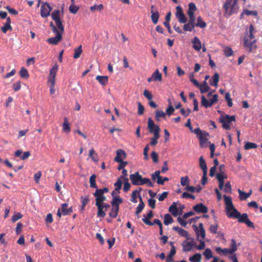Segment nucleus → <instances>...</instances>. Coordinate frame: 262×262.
I'll use <instances>...</instances> for the list:
<instances>
[{
    "label": "nucleus",
    "mask_w": 262,
    "mask_h": 262,
    "mask_svg": "<svg viewBox=\"0 0 262 262\" xmlns=\"http://www.w3.org/2000/svg\"><path fill=\"white\" fill-rule=\"evenodd\" d=\"M237 3H234V1L231 2L226 1L224 5V8L225 9L224 15L226 17H229L234 13L237 12Z\"/></svg>",
    "instance_id": "f257e3e1"
},
{
    "label": "nucleus",
    "mask_w": 262,
    "mask_h": 262,
    "mask_svg": "<svg viewBox=\"0 0 262 262\" xmlns=\"http://www.w3.org/2000/svg\"><path fill=\"white\" fill-rule=\"evenodd\" d=\"M226 213L227 216L229 218H233V216H230L229 215L233 213V209L235 208L232 203V198L229 196L224 195Z\"/></svg>",
    "instance_id": "f03ea898"
},
{
    "label": "nucleus",
    "mask_w": 262,
    "mask_h": 262,
    "mask_svg": "<svg viewBox=\"0 0 262 262\" xmlns=\"http://www.w3.org/2000/svg\"><path fill=\"white\" fill-rule=\"evenodd\" d=\"M196 242L194 238L191 237H187V238L182 243L183 251L184 252L190 251L194 247H195Z\"/></svg>",
    "instance_id": "7ed1b4c3"
},
{
    "label": "nucleus",
    "mask_w": 262,
    "mask_h": 262,
    "mask_svg": "<svg viewBox=\"0 0 262 262\" xmlns=\"http://www.w3.org/2000/svg\"><path fill=\"white\" fill-rule=\"evenodd\" d=\"M218 95L214 94L212 96V98L208 101L205 96L202 95L201 96V105L205 108L210 107L213 104L218 101Z\"/></svg>",
    "instance_id": "20e7f679"
},
{
    "label": "nucleus",
    "mask_w": 262,
    "mask_h": 262,
    "mask_svg": "<svg viewBox=\"0 0 262 262\" xmlns=\"http://www.w3.org/2000/svg\"><path fill=\"white\" fill-rule=\"evenodd\" d=\"M233 213L229 215L230 216H233L234 219H237L239 223H244L248 219L247 213H244L241 214L236 208L233 209Z\"/></svg>",
    "instance_id": "39448f33"
},
{
    "label": "nucleus",
    "mask_w": 262,
    "mask_h": 262,
    "mask_svg": "<svg viewBox=\"0 0 262 262\" xmlns=\"http://www.w3.org/2000/svg\"><path fill=\"white\" fill-rule=\"evenodd\" d=\"M176 16L180 23L185 24L187 21V18L185 16L180 6H178L176 7Z\"/></svg>",
    "instance_id": "423d86ee"
},
{
    "label": "nucleus",
    "mask_w": 262,
    "mask_h": 262,
    "mask_svg": "<svg viewBox=\"0 0 262 262\" xmlns=\"http://www.w3.org/2000/svg\"><path fill=\"white\" fill-rule=\"evenodd\" d=\"M52 8L48 3H43L40 8V15L42 17H47L50 14Z\"/></svg>",
    "instance_id": "0eeeda50"
},
{
    "label": "nucleus",
    "mask_w": 262,
    "mask_h": 262,
    "mask_svg": "<svg viewBox=\"0 0 262 262\" xmlns=\"http://www.w3.org/2000/svg\"><path fill=\"white\" fill-rule=\"evenodd\" d=\"M147 126L149 133H153L154 134L158 130V134H159V126L157 125H155L154 122L150 117L148 118Z\"/></svg>",
    "instance_id": "6e6552de"
},
{
    "label": "nucleus",
    "mask_w": 262,
    "mask_h": 262,
    "mask_svg": "<svg viewBox=\"0 0 262 262\" xmlns=\"http://www.w3.org/2000/svg\"><path fill=\"white\" fill-rule=\"evenodd\" d=\"M58 69V65L57 63H55L50 71L48 82L53 83L54 82H55V77Z\"/></svg>",
    "instance_id": "1a4fd4ad"
},
{
    "label": "nucleus",
    "mask_w": 262,
    "mask_h": 262,
    "mask_svg": "<svg viewBox=\"0 0 262 262\" xmlns=\"http://www.w3.org/2000/svg\"><path fill=\"white\" fill-rule=\"evenodd\" d=\"M142 177V176L139 174V172H136L135 173L129 175L130 180L134 185H140Z\"/></svg>",
    "instance_id": "9d476101"
},
{
    "label": "nucleus",
    "mask_w": 262,
    "mask_h": 262,
    "mask_svg": "<svg viewBox=\"0 0 262 262\" xmlns=\"http://www.w3.org/2000/svg\"><path fill=\"white\" fill-rule=\"evenodd\" d=\"M193 227L194 228V231L197 235L198 238H199V236H200L202 239H204L206 235L205 230L204 228L203 223H200L199 227H197L195 225H193Z\"/></svg>",
    "instance_id": "9b49d317"
},
{
    "label": "nucleus",
    "mask_w": 262,
    "mask_h": 262,
    "mask_svg": "<svg viewBox=\"0 0 262 262\" xmlns=\"http://www.w3.org/2000/svg\"><path fill=\"white\" fill-rule=\"evenodd\" d=\"M150 13L152 21L154 24H157L159 18V13L157 9L154 5L151 6Z\"/></svg>",
    "instance_id": "f8f14e48"
},
{
    "label": "nucleus",
    "mask_w": 262,
    "mask_h": 262,
    "mask_svg": "<svg viewBox=\"0 0 262 262\" xmlns=\"http://www.w3.org/2000/svg\"><path fill=\"white\" fill-rule=\"evenodd\" d=\"M56 36L47 39V42L51 45H56L62 39V34L58 32L55 33Z\"/></svg>",
    "instance_id": "ddd939ff"
},
{
    "label": "nucleus",
    "mask_w": 262,
    "mask_h": 262,
    "mask_svg": "<svg viewBox=\"0 0 262 262\" xmlns=\"http://www.w3.org/2000/svg\"><path fill=\"white\" fill-rule=\"evenodd\" d=\"M193 209L197 213H206L208 212V208L203 204L200 203L193 207Z\"/></svg>",
    "instance_id": "4468645a"
},
{
    "label": "nucleus",
    "mask_w": 262,
    "mask_h": 262,
    "mask_svg": "<svg viewBox=\"0 0 262 262\" xmlns=\"http://www.w3.org/2000/svg\"><path fill=\"white\" fill-rule=\"evenodd\" d=\"M208 136L209 134L205 131H204V133H203L202 135H201L200 136H199V138L200 140V144L201 147L206 146V144L208 141L207 137Z\"/></svg>",
    "instance_id": "2eb2a0df"
},
{
    "label": "nucleus",
    "mask_w": 262,
    "mask_h": 262,
    "mask_svg": "<svg viewBox=\"0 0 262 262\" xmlns=\"http://www.w3.org/2000/svg\"><path fill=\"white\" fill-rule=\"evenodd\" d=\"M126 158V154L122 149H118L117 151V155L114 159V161L117 162H120L123 161V159Z\"/></svg>",
    "instance_id": "dca6fc26"
},
{
    "label": "nucleus",
    "mask_w": 262,
    "mask_h": 262,
    "mask_svg": "<svg viewBox=\"0 0 262 262\" xmlns=\"http://www.w3.org/2000/svg\"><path fill=\"white\" fill-rule=\"evenodd\" d=\"M153 212L151 210H150L145 216L144 215V218L142 219L143 222L147 225L153 226L154 223L150 221V219L153 217Z\"/></svg>",
    "instance_id": "f3484780"
},
{
    "label": "nucleus",
    "mask_w": 262,
    "mask_h": 262,
    "mask_svg": "<svg viewBox=\"0 0 262 262\" xmlns=\"http://www.w3.org/2000/svg\"><path fill=\"white\" fill-rule=\"evenodd\" d=\"M255 43V40H251L249 39V37H245L244 39V45L249 48V51H251L256 47L254 45Z\"/></svg>",
    "instance_id": "a211bd4d"
},
{
    "label": "nucleus",
    "mask_w": 262,
    "mask_h": 262,
    "mask_svg": "<svg viewBox=\"0 0 262 262\" xmlns=\"http://www.w3.org/2000/svg\"><path fill=\"white\" fill-rule=\"evenodd\" d=\"M219 74L217 73H215L209 81L210 85L217 87L218 85V82L219 81Z\"/></svg>",
    "instance_id": "6ab92c4d"
},
{
    "label": "nucleus",
    "mask_w": 262,
    "mask_h": 262,
    "mask_svg": "<svg viewBox=\"0 0 262 262\" xmlns=\"http://www.w3.org/2000/svg\"><path fill=\"white\" fill-rule=\"evenodd\" d=\"M235 121V117L234 116H229L228 115H225V116H221L220 122H226L230 124L232 121Z\"/></svg>",
    "instance_id": "aec40b11"
},
{
    "label": "nucleus",
    "mask_w": 262,
    "mask_h": 262,
    "mask_svg": "<svg viewBox=\"0 0 262 262\" xmlns=\"http://www.w3.org/2000/svg\"><path fill=\"white\" fill-rule=\"evenodd\" d=\"M172 229L178 232L179 235L181 236L185 237H188V233L187 231L180 228L178 226H173L172 227Z\"/></svg>",
    "instance_id": "412c9836"
},
{
    "label": "nucleus",
    "mask_w": 262,
    "mask_h": 262,
    "mask_svg": "<svg viewBox=\"0 0 262 262\" xmlns=\"http://www.w3.org/2000/svg\"><path fill=\"white\" fill-rule=\"evenodd\" d=\"M68 206V204H67V203H63V204H62L61 205V211H62L63 215H69V214H71L73 211L72 207H70L68 209L67 208Z\"/></svg>",
    "instance_id": "4be33fe9"
},
{
    "label": "nucleus",
    "mask_w": 262,
    "mask_h": 262,
    "mask_svg": "<svg viewBox=\"0 0 262 262\" xmlns=\"http://www.w3.org/2000/svg\"><path fill=\"white\" fill-rule=\"evenodd\" d=\"M168 211L174 217H176L178 215V209L176 202L172 203L171 205L169 207Z\"/></svg>",
    "instance_id": "5701e85b"
},
{
    "label": "nucleus",
    "mask_w": 262,
    "mask_h": 262,
    "mask_svg": "<svg viewBox=\"0 0 262 262\" xmlns=\"http://www.w3.org/2000/svg\"><path fill=\"white\" fill-rule=\"evenodd\" d=\"M193 43V48L195 50L199 51L201 49V42L198 37H195L192 41Z\"/></svg>",
    "instance_id": "b1692460"
},
{
    "label": "nucleus",
    "mask_w": 262,
    "mask_h": 262,
    "mask_svg": "<svg viewBox=\"0 0 262 262\" xmlns=\"http://www.w3.org/2000/svg\"><path fill=\"white\" fill-rule=\"evenodd\" d=\"M96 79L102 85H105L108 83V78L106 76L98 75Z\"/></svg>",
    "instance_id": "393cba45"
},
{
    "label": "nucleus",
    "mask_w": 262,
    "mask_h": 262,
    "mask_svg": "<svg viewBox=\"0 0 262 262\" xmlns=\"http://www.w3.org/2000/svg\"><path fill=\"white\" fill-rule=\"evenodd\" d=\"M98 209L97 215L98 217H104L106 215L104 209L102 207L101 204H95Z\"/></svg>",
    "instance_id": "a878e982"
},
{
    "label": "nucleus",
    "mask_w": 262,
    "mask_h": 262,
    "mask_svg": "<svg viewBox=\"0 0 262 262\" xmlns=\"http://www.w3.org/2000/svg\"><path fill=\"white\" fill-rule=\"evenodd\" d=\"M196 7L194 3H190L188 5L187 11L188 15H194V12L196 10Z\"/></svg>",
    "instance_id": "bb28decb"
},
{
    "label": "nucleus",
    "mask_w": 262,
    "mask_h": 262,
    "mask_svg": "<svg viewBox=\"0 0 262 262\" xmlns=\"http://www.w3.org/2000/svg\"><path fill=\"white\" fill-rule=\"evenodd\" d=\"M202 260V255L200 253H195L189 257V260L190 262H201Z\"/></svg>",
    "instance_id": "cd10ccee"
},
{
    "label": "nucleus",
    "mask_w": 262,
    "mask_h": 262,
    "mask_svg": "<svg viewBox=\"0 0 262 262\" xmlns=\"http://www.w3.org/2000/svg\"><path fill=\"white\" fill-rule=\"evenodd\" d=\"M176 253L175 247L172 246L171 248L170 251L166 259V262H172L173 261V256L175 255Z\"/></svg>",
    "instance_id": "c85d7f7f"
},
{
    "label": "nucleus",
    "mask_w": 262,
    "mask_h": 262,
    "mask_svg": "<svg viewBox=\"0 0 262 262\" xmlns=\"http://www.w3.org/2000/svg\"><path fill=\"white\" fill-rule=\"evenodd\" d=\"M166 114L162 110H157L155 113V119L157 121H160V118H165Z\"/></svg>",
    "instance_id": "c756f323"
},
{
    "label": "nucleus",
    "mask_w": 262,
    "mask_h": 262,
    "mask_svg": "<svg viewBox=\"0 0 262 262\" xmlns=\"http://www.w3.org/2000/svg\"><path fill=\"white\" fill-rule=\"evenodd\" d=\"M200 166L202 169L203 172H207V167L205 160L203 157L201 156L199 159Z\"/></svg>",
    "instance_id": "7c9ffc66"
},
{
    "label": "nucleus",
    "mask_w": 262,
    "mask_h": 262,
    "mask_svg": "<svg viewBox=\"0 0 262 262\" xmlns=\"http://www.w3.org/2000/svg\"><path fill=\"white\" fill-rule=\"evenodd\" d=\"M122 199L120 198L119 197H114L111 203L112 206L119 207V204L122 203Z\"/></svg>",
    "instance_id": "2f4dec72"
},
{
    "label": "nucleus",
    "mask_w": 262,
    "mask_h": 262,
    "mask_svg": "<svg viewBox=\"0 0 262 262\" xmlns=\"http://www.w3.org/2000/svg\"><path fill=\"white\" fill-rule=\"evenodd\" d=\"M54 21L56 24V27L58 30V33H61L62 34L64 32V29L61 20L59 19Z\"/></svg>",
    "instance_id": "473e14b6"
},
{
    "label": "nucleus",
    "mask_w": 262,
    "mask_h": 262,
    "mask_svg": "<svg viewBox=\"0 0 262 262\" xmlns=\"http://www.w3.org/2000/svg\"><path fill=\"white\" fill-rule=\"evenodd\" d=\"M173 222V220L169 213H166L164 216V224L165 225H168Z\"/></svg>",
    "instance_id": "72a5a7b5"
},
{
    "label": "nucleus",
    "mask_w": 262,
    "mask_h": 262,
    "mask_svg": "<svg viewBox=\"0 0 262 262\" xmlns=\"http://www.w3.org/2000/svg\"><path fill=\"white\" fill-rule=\"evenodd\" d=\"M112 208L111 209V212L109 213V215L111 217L116 218L118 215L119 207H114V206H112Z\"/></svg>",
    "instance_id": "f704fd0d"
},
{
    "label": "nucleus",
    "mask_w": 262,
    "mask_h": 262,
    "mask_svg": "<svg viewBox=\"0 0 262 262\" xmlns=\"http://www.w3.org/2000/svg\"><path fill=\"white\" fill-rule=\"evenodd\" d=\"M142 190V188H139V190H134L132 192V197H131V199H130V201L134 203H136L137 202V194L138 193H139Z\"/></svg>",
    "instance_id": "c9c22d12"
},
{
    "label": "nucleus",
    "mask_w": 262,
    "mask_h": 262,
    "mask_svg": "<svg viewBox=\"0 0 262 262\" xmlns=\"http://www.w3.org/2000/svg\"><path fill=\"white\" fill-rule=\"evenodd\" d=\"M160 137V134H158V130L154 134L153 138H151L150 144L155 146L158 143V140Z\"/></svg>",
    "instance_id": "e433bc0d"
},
{
    "label": "nucleus",
    "mask_w": 262,
    "mask_h": 262,
    "mask_svg": "<svg viewBox=\"0 0 262 262\" xmlns=\"http://www.w3.org/2000/svg\"><path fill=\"white\" fill-rule=\"evenodd\" d=\"M82 52V46L80 45L78 48L75 49L73 58L74 59H78V58H79Z\"/></svg>",
    "instance_id": "4c0bfd02"
},
{
    "label": "nucleus",
    "mask_w": 262,
    "mask_h": 262,
    "mask_svg": "<svg viewBox=\"0 0 262 262\" xmlns=\"http://www.w3.org/2000/svg\"><path fill=\"white\" fill-rule=\"evenodd\" d=\"M89 157L95 162H97L98 161V155L95 152L93 148L91 149L89 151Z\"/></svg>",
    "instance_id": "58836bf2"
},
{
    "label": "nucleus",
    "mask_w": 262,
    "mask_h": 262,
    "mask_svg": "<svg viewBox=\"0 0 262 262\" xmlns=\"http://www.w3.org/2000/svg\"><path fill=\"white\" fill-rule=\"evenodd\" d=\"M203 255L205 257L207 260H209L212 257L213 258L212 251L209 248H206L203 253Z\"/></svg>",
    "instance_id": "ea45409f"
},
{
    "label": "nucleus",
    "mask_w": 262,
    "mask_h": 262,
    "mask_svg": "<svg viewBox=\"0 0 262 262\" xmlns=\"http://www.w3.org/2000/svg\"><path fill=\"white\" fill-rule=\"evenodd\" d=\"M19 74L20 77L23 78L28 79L29 77V74L27 70L24 67L20 69Z\"/></svg>",
    "instance_id": "a19ab883"
},
{
    "label": "nucleus",
    "mask_w": 262,
    "mask_h": 262,
    "mask_svg": "<svg viewBox=\"0 0 262 262\" xmlns=\"http://www.w3.org/2000/svg\"><path fill=\"white\" fill-rule=\"evenodd\" d=\"M154 76V81H159L162 80V74L159 72L158 70H156L152 74Z\"/></svg>",
    "instance_id": "79ce46f5"
},
{
    "label": "nucleus",
    "mask_w": 262,
    "mask_h": 262,
    "mask_svg": "<svg viewBox=\"0 0 262 262\" xmlns=\"http://www.w3.org/2000/svg\"><path fill=\"white\" fill-rule=\"evenodd\" d=\"M63 130L66 133H69L70 132V124L68 122V119L65 118L64 119V122L63 123Z\"/></svg>",
    "instance_id": "37998d69"
},
{
    "label": "nucleus",
    "mask_w": 262,
    "mask_h": 262,
    "mask_svg": "<svg viewBox=\"0 0 262 262\" xmlns=\"http://www.w3.org/2000/svg\"><path fill=\"white\" fill-rule=\"evenodd\" d=\"M96 176L95 174H92L90 178V187L93 188H97L96 183Z\"/></svg>",
    "instance_id": "c03bdc74"
},
{
    "label": "nucleus",
    "mask_w": 262,
    "mask_h": 262,
    "mask_svg": "<svg viewBox=\"0 0 262 262\" xmlns=\"http://www.w3.org/2000/svg\"><path fill=\"white\" fill-rule=\"evenodd\" d=\"M215 251L217 253H220L221 252H222L224 255H226L227 254H232V253L231 252L230 249H222L221 247H216L215 248Z\"/></svg>",
    "instance_id": "a18cd8bd"
},
{
    "label": "nucleus",
    "mask_w": 262,
    "mask_h": 262,
    "mask_svg": "<svg viewBox=\"0 0 262 262\" xmlns=\"http://www.w3.org/2000/svg\"><path fill=\"white\" fill-rule=\"evenodd\" d=\"M206 26V23L204 21L201 16H199L197 18V23L196 27H199L201 28H204Z\"/></svg>",
    "instance_id": "49530a36"
},
{
    "label": "nucleus",
    "mask_w": 262,
    "mask_h": 262,
    "mask_svg": "<svg viewBox=\"0 0 262 262\" xmlns=\"http://www.w3.org/2000/svg\"><path fill=\"white\" fill-rule=\"evenodd\" d=\"M244 147L246 150H249L252 148H256L257 145L254 143L247 142L245 144Z\"/></svg>",
    "instance_id": "de8ad7c7"
},
{
    "label": "nucleus",
    "mask_w": 262,
    "mask_h": 262,
    "mask_svg": "<svg viewBox=\"0 0 262 262\" xmlns=\"http://www.w3.org/2000/svg\"><path fill=\"white\" fill-rule=\"evenodd\" d=\"M60 11L58 10H55L52 12L51 14V17L54 21L60 19L59 17Z\"/></svg>",
    "instance_id": "09e8293b"
},
{
    "label": "nucleus",
    "mask_w": 262,
    "mask_h": 262,
    "mask_svg": "<svg viewBox=\"0 0 262 262\" xmlns=\"http://www.w3.org/2000/svg\"><path fill=\"white\" fill-rule=\"evenodd\" d=\"M123 178V176H121L120 178L117 180V181L115 183L114 186L116 187L115 189H116V190H120L121 189L122 182L121 179Z\"/></svg>",
    "instance_id": "8fccbe9b"
},
{
    "label": "nucleus",
    "mask_w": 262,
    "mask_h": 262,
    "mask_svg": "<svg viewBox=\"0 0 262 262\" xmlns=\"http://www.w3.org/2000/svg\"><path fill=\"white\" fill-rule=\"evenodd\" d=\"M103 6L102 4H99V5H95L93 6H91L90 7V10L92 12H95L96 10H97V11H101V10H103Z\"/></svg>",
    "instance_id": "3c124183"
},
{
    "label": "nucleus",
    "mask_w": 262,
    "mask_h": 262,
    "mask_svg": "<svg viewBox=\"0 0 262 262\" xmlns=\"http://www.w3.org/2000/svg\"><path fill=\"white\" fill-rule=\"evenodd\" d=\"M224 53L226 57H230L233 54L232 49L229 47H226L224 49Z\"/></svg>",
    "instance_id": "603ef678"
},
{
    "label": "nucleus",
    "mask_w": 262,
    "mask_h": 262,
    "mask_svg": "<svg viewBox=\"0 0 262 262\" xmlns=\"http://www.w3.org/2000/svg\"><path fill=\"white\" fill-rule=\"evenodd\" d=\"M237 191L239 194V199L240 200H246L248 198L246 192H245L239 189H238Z\"/></svg>",
    "instance_id": "864d4df0"
},
{
    "label": "nucleus",
    "mask_w": 262,
    "mask_h": 262,
    "mask_svg": "<svg viewBox=\"0 0 262 262\" xmlns=\"http://www.w3.org/2000/svg\"><path fill=\"white\" fill-rule=\"evenodd\" d=\"M190 180L188 176L182 177L181 178V184L182 186H187L189 183Z\"/></svg>",
    "instance_id": "5fc2aeb1"
},
{
    "label": "nucleus",
    "mask_w": 262,
    "mask_h": 262,
    "mask_svg": "<svg viewBox=\"0 0 262 262\" xmlns=\"http://www.w3.org/2000/svg\"><path fill=\"white\" fill-rule=\"evenodd\" d=\"M225 98L227 102L228 106L229 107H232L233 105L232 100L230 97V94L229 92L226 93Z\"/></svg>",
    "instance_id": "6e6d98bb"
},
{
    "label": "nucleus",
    "mask_w": 262,
    "mask_h": 262,
    "mask_svg": "<svg viewBox=\"0 0 262 262\" xmlns=\"http://www.w3.org/2000/svg\"><path fill=\"white\" fill-rule=\"evenodd\" d=\"M81 203L83 205H86L90 201V195L88 194L85 196H81L80 198Z\"/></svg>",
    "instance_id": "4d7b16f0"
},
{
    "label": "nucleus",
    "mask_w": 262,
    "mask_h": 262,
    "mask_svg": "<svg viewBox=\"0 0 262 262\" xmlns=\"http://www.w3.org/2000/svg\"><path fill=\"white\" fill-rule=\"evenodd\" d=\"M69 9L71 13L76 14L79 10V7L75 5V4H71Z\"/></svg>",
    "instance_id": "13d9d810"
},
{
    "label": "nucleus",
    "mask_w": 262,
    "mask_h": 262,
    "mask_svg": "<svg viewBox=\"0 0 262 262\" xmlns=\"http://www.w3.org/2000/svg\"><path fill=\"white\" fill-rule=\"evenodd\" d=\"M216 178L219 182L224 181L225 179H227V176L223 172H219L216 175Z\"/></svg>",
    "instance_id": "bf43d9fd"
},
{
    "label": "nucleus",
    "mask_w": 262,
    "mask_h": 262,
    "mask_svg": "<svg viewBox=\"0 0 262 262\" xmlns=\"http://www.w3.org/2000/svg\"><path fill=\"white\" fill-rule=\"evenodd\" d=\"M12 28L11 25L8 24V23H5L4 26L1 27V30L4 33H6L8 30H12Z\"/></svg>",
    "instance_id": "052dcab7"
},
{
    "label": "nucleus",
    "mask_w": 262,
    "mask_h": 262,
    "mask_svg": "<svg viewBox=\"0 0 262 262\" xmlns=\"http://www.w3.org/2000/svg\"><path fill=\"white\" fill-rule=\"evenodd\" d=\"M232 191L231 185L230 182H227L224 188V191L226 193H231Z\"/></svg>",
    "instance_id": "680f3d73"
},
{
    "label": "nucleus",
    "mask_w": 262,
    "mask_h": 262,
    "mask_svg": "<svg viewBox=\"0 0 262 262\" xmlns=\"http://www.w3.org/2000/svg\"><path fill=\"white\" fill-rule=\"evenodd\" d=\"M217 229L218 224L216 223L215 224L211 225L210 226L209 230L211 233L216 234L217 233Z\"/></svg>",
    "instance_id": "e2e57ef3"
},
{
    "label": "nucleus",
    "mask_w": 262,
    "mask_h": 262,
    "mask_svg": "<svg viewBox=\"0 0 262 262\" xmlns=\"http://www.w3.org/2000/svg\"><path fill=\"white\" fill-rule=\"evenodd\" d=\"M189 16V20L188 23L194 28L196 26L195 24V17L194 15H188Z\"/></svg>",
    "instance_id": "0e129e2a"
},
{
    "label": "nucleus",
    "mask_w": 262,
    "mask_h": 262,
    "mask_svg": "<svg viewBox=\"0 0 262 262\" xmlns=\"http://www.w3.org/2000/svg\"><path fill=\"white\" fill-rule=\"evenodd\" d=\"M230 248H231L230 249L232 253L237 250L236 243V241L233 239H231V244L230 245Z\"/></svg>",
    "instance_id": "69168bd1"
},
{
    "label": "nucleus",
    "mask_w": 262,
    "mask_h": 262,
    "mask_svg": "<svg viewBox=\"0 0 262 262\" xmlns=\"http://www.w3.org/2000/svg\"><path fill=\"white\" fill-rule=\"evenodd\" d=\"M124 180L125 181V182L124 183L123 190L124 192H127L129 190L130 188V185L128 183V180L127 178H125Z\"/></svg>",
    "instance_id": "338daca9"
},
{
    "label": "nucleus",
    "mask_w": 262,
    "mask_h": 262,
    "mask_svg": "<svg viewBox=\"0 0 262 262\" xmlns=\"http://www.w3.org/2000/svg\"><path fill=\"white\" fill-rule=\"evenodd\" d=\"M23 217V215L20 212H17L12 215L11 220L13 222H15Z\"/></svg>",
    "instance_id": "774afa93"
}]
</instances>
